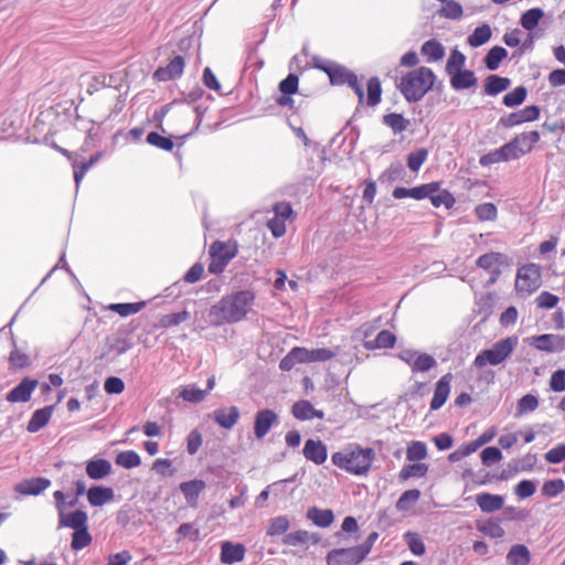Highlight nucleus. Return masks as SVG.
I'll use <instances>...</instances> for the list:
<instances>
[{
	"mask_svg": "<svg viewBox=\"0 0 565 565\" xmlns=\"http://www.w3.org/2000/svg\"><path fill=\"white\" fill-rule=\"evenodd\" d=\"M305 458L316 465H322L328 458L327 446L319 439H307L302 449Z\"/></svg>",
	"mask_w": 565,
	"mask_h": 565,
	"instance_id": "2eb2a0df",
	"label": "nucleus"
},
{
	"mask_svg": "<svg viewBox=\"0 0 565 565\" xmlns=\"http://www.w3.org/2000/svg\"><path fill=\"white\" fill-rule=\"evenodd\" d=\"M206 488V483L202 479H193L181 482L179 486L185 502L191 508H196L199 504V497L201 492Z\"/></svg>",
	"mask_w": 565,
	"mask_h": 565,
	"instance_id": "dca6fc26",
	"label": "nucleus"
},
{
	"mask_svg": "<svg viewBox=\"0 0 565 565\" xmlns=\"http://www.w3.org/2000/svg\"><path fill=\"white\" fill-rule=\"evenodd\" d=\"M450 86L455 90H463L477 85L478 78L470 70H457L455 73L449 74Z\"/></svg>",
	"mask_w": 565,
	"mask_h": 565,
	"instance_id": "4be33fe9",
	"label": "nucleus"
},
{
	"mask_svg": "<svg viewBox=\"0 0 565 565\" xmlns=\"http://www.w3.org/2000/svg\"><path fill=\"white\" fill-rule=\"evenodd\" d=\"M55 405H47L33 412L28 422L26 430L29 433H38L50 422Z\"/></svg>",
	"mask_w": 565,
	"mask_h": 565,
	"instance_id": "412c9836",
	"label": "nucleus"
},
{
	"mask_svg": "<svg viewBox=\"0 0 565 565\" xmlns=\"http://www.w3.org/2000/svg\"><path fill=\"white\" fill-rule=\"evenodd\" d=\"M565 490V482L562 479H553L545 481L542 486V495L552 499L557 497Z\"/></svg>",
	"mask_w": 565,
	"mask_h": 565,
	"instance_id": "13d9d810",
	"label": "nucleus"
},
{
	"mask_svg": "<svg viewBox=\"0 0 565 565\" xmlns=\"http://www.w3.org/2000/svg\"><path fill=\"white\" fill-rule=\"evenodd\" d=\"M291 414L296 419L310 420L313 418H323V412L318 411L307 399H300L296 402L291 407Z\"/></svg>",
	"mask_w": 565,
	"mask_h": 565,
	"instance_id": "5701e85b",
	"label": "nucleus"
},
{
	"mask_svg": "<svg viewBox=\"0 0 565 565\" xmlns=\"http://www.w3.org/2000/svg\"><path fill=\"white\" fill-rule=\"evenodd\" d=\"M189 318H190V312L186 309H183L182 311H179V312L163 315L159 319V327L163 328V329L177 327L180 323L186 321Z\"/></svg>",
	"mask_w": 565,
	"mask_h": 565,
	"instance_id": "a18cd8bd",
	"label": "nucleus"
},
{
	"mask_svg": "<svg viewBox=\"0 0 565 565\" xmlns=\"http://www.w3.org/2000/svg\"><path fill=\"white\" fill-rule=\"evenodd\" d=\"M539 407V398L532 394H526L518 402L515 416L519 417L525 413L534 412Z\"/></svg>",
	"mask_w": 565,
	"mask_h": 565,
	"instance_id": "4d7b16f0",
	"label": "nucleus"
},
{
	"mask_svg": "<svg viewBox=\"0 0 565 565\" xmlns=\"http://www.w3.org/2000/svg\"><path fill=\"white\" fill-rule=\"evenodd\" d=\"M476 503L484 513H493L503 508L504 498L500 494L482 492L476 495Z\"/></svg>",
	"mask_w": 565,
	"mask_h": 565,
	"instance_id": "b1692460",
	"label": "nucleus"
},
{
	"mask_svg": "<svg viewBox=\"0 0 565 565\" xmlns=\"http://www.w3.org/2000/svg\"><path fill=\"white\" fill-rule=\"evenodd\" d=\"M353 116L329 142V151L338 162L350 161L353 154Z\"/></svg>",
	"mask_w": 565,
	"mask_h": 565,
	"instance_id": "39448f33",
	"label": "nucleus"
},
{
	"mask_svg": "<svg viewBox=\"0 0 565 565\" xmlns=\"http://www.w3.org/2000/svg\"><path fill=\"white\" fill-rule=\"evenodd\" d=\"M115 463L125 469H132L140 466L141 458L135 450H124L117 454Z\"/></svg>",
	"mask_w": 565,
	"mask_h": 565,
	"instance_id": "a19ab883",
	"label": "nucleus"
},
{
	"mask_svg": "<svg viewBox=\"0 0 565 565\" xmlns=\"http://www.w3.org/2000/svg\"><path fill=\"white\" fill-rule=\"evenodd\" d=\"M507 561L510 565H527L531 561L530 550L525 545L515 544L510 548Z\"/></svg>",
	"mask_w": 565,
	"mask_h": 565,
	"instance_id": "72a5a7b5",
	"label": "nucleus"
},
{
	"mask_svg": "<svg viewBox=\"0 0 565 565\" xmlns=\"http://www.w3.org/2000/svg\"><path fill=\"white\" fill-rule=\"evenodd\" d=\"M504 162L515 160L524 156L523 147L514 138L499 148Z\"/></svg>",
	"mask_w": 565,
	"mask_h": 565,
	"instance_id": "49530a36",
	"label": "nucleus"
},
{
	"mask_svg": "<svg viewBox=\"0 0 565 565\" xmlns=\"http://www.w3.org/2000/svg\"><path fill=\"white\" fill-rule=\"evenodd\" d=\"M543 17L544 11L541 8H532L521 15L520 24L523 29L533 31Z\"/></svg>",
	"mask_w": 565,
	"mask_h": 565,
	"instance_id": "37998d69",
	"label": "nucleus"
},
{
	"mask_svg": "<svg viewBox=\"0 0 565 565\" xmlns=\"http://www.w3.org/2000/svg\"><path fill=\"white\" fill-rule=\"evenodd\" d=\"M245 553L246 548L244 544L223 541L221 543L220 561L222 564L233 565L243 561Z\"/></svg>",
	"mask_w": 565,
	"mask_h": 565,
	"instance_id": "4468645a",
	"label": "nucleus"
},
{
	"mask_svg": "<svg viewBox=\"0 0 565 565\" xmlns=\"http://www.w3.org/2000/svg\"><path fill=\"white\" fill-rule=\"evenodd\" d=\"M332 463L345 471L353 473V451L349 454L334 452L331 457Z\"/></svg>",
	"mask_w": 565,
	"mask_h": 565,
	"instance_id": "338daca9",
	"label": "nucleus"
},
{
	"mask_svg": "<svg viewBox=\"0 0 565 565\" xmlns=\"http://www.w3.org/2000/svg\"><path fill=\"white\" fill-rule=\"evenodd\" d=\"M434 188H435V185L429 184V183L420 184V185L412 188V189L397 186L393 190L392 195L394 199H397V200L405 199V198L423 200V199H427V196L433 193Z\"/></svg>",
	"mask_w": 565,
	"mask_h": 565,
	"instance_id": "6ab92c4d",
	"label": "nucleus"
},
{
	"mask_svg": "<svg viewBox=\"0 0 565 565\" xmlns=\"http://www.w3.org/2000/svg\"><path fill=\"white\" fill-rule=\"evenodd\" d=\"M146 306L145 301L111 303L109 309L120 317H128L139 312Z\"/></svg>",
	"mask_w": 565,
	"mask_h": 565,
	"instance_id": "de8ad7c7",
	"label": "nucleus"
},
{
	"mask_svg": "<svg viewBox=\"0 0 565 565\" xmlns=\"http://www.w3.org/2000/svg\"><path fill=\"white\" fill-rule=\"evenodd\" d=\"M51 486V480L44 477L23 479L15 484L14 491L22 495H39Z\"/></svg>",
	"mask_w": 565,
	"mask_h": 565,
	"instance_id": "ddd939ff",
	"label": "nucleus"
},
{
	"mask_svg": "<svg viewBox=\"0 0 565 565\" xmlns=\"http://www.w3.org/2000/svg\"><path fill=\"white\" fill-rule=\"evenodd\" d=\"M427 157H428V151L425 148H419L416 151L411 152L407 156L408 168L412 171L417 172L420 169V167L423 166V163L426 161Z\"/></svg>",
	"mask_w": 565,
	"mask_h": 565,
	"instance_id": "69168bd1",
	"label": "nucleus"
},
{
	"mask_svg": "<svg viewBox=\"0 0 565 565\" xmlns=\"http://www.w3.org/2000/svg\"><path fill=\"white\" fill-rule=\"evenodd\" d=\"M115 497L114 489L102 484H94L87 490V500L92 507H103Z\"/></svg>",
	"mask_w": 565,
	"mask_h": 565,
	"instance_id": "aec40b11",
	"label": "nucleus"
},
{
	"mask_svg": "<svg viewBox=\"0 0 565 565\" xmlns=\"http://www.w3.org/2000/svg\"><path fill=\"white\" fill-rule=\"evenodd\" d=\"M175 535L177 542H181L184 539L196 542L200 540V527L192 522L181 523L175 531Z\"/></svg>",
	"mask_w": 565,
	"mask_h": 565,
	"instance_id": "79ce46f5",
	"label": "nucleus"
},
{
	"mask_svg": "<svg viewBox=\"0 0 565 565\" xmlns=\"http://www.w3.org/2000/svg\"><path fill=\"white\" fill-rule=\"evenodd\" d=\"M465 63H466V56L460 51L454 50L450 53V56L448 57L445 71L448 75L452 74L457 70H463L462 67L465 66Z\"/></svg>",
	"mask_w": 565,
	"mask_h": 565,
	"instance_id": "0e129e2a",
	"label": "nucleus"
},
{
	"mask_svg": "<svg viewBox=\"0 0 565 565\" xmlns=\"http://www.w3.org/2000/svg\"><path fill=\"white\" fill-rule=\"evenodd\" d=\"M511 86V79L495 74L489 75L483 85V93L488 96H497Z\"/></svg>",
	"mask_w": 565,
	"mask_h": 565,
	"instance_id": "a878e982",
	"label": "nucleus"
},
{
	"mask_svg": "<svg viewBox=\"0 0 565 565\" xmlns=\"http://www.w3.org/2000/svg\"><path fill=\"white\" fill-rule=\"evenodd\" d=\"M241 416L239 409L237 406L230 407H221L216 408L212 413L213 420L224 429H232L236 423L238 422Z\"/></svg>",
	"mask_w": 565,
	"mask_h": 565,
	"instance_id": "f3484780",
	"label": "nucleus"
},
{
	"mask_svg": "<svg viewBox=\"0 0 565 565\" xmlns=\"http://www.w3.org/2000/svg\"><path fill=\"white\" fill-rule=\"evenodd\" d=\"M478 530L492 539H501L505 533L499 522L492 520H489L482 524H478Z\"/></svg>",
	"mask_w": 565,
	"mask_h": 565,
	"instance_id": "e2e57ef3",
	"label": "nucleus"
},
{
	"mask_svg": "<svg viewBox=\"0 0 565 565\" xmlns=\"http://www.w3.org/2000/svg\"><path fill=\"white\" fill-rule=\"evenodd\" d=\"M518 345V337H508L492 344L490 349L477 354L473 361L476 367L487 364L498 365L505 361Z\"/></svg>",
	"mask_w": 565,
	"mask_h": 565,
	"instance_id": "7ed1b4c3",
	"label": "nucleus"
},
{
	"mask_svg": "<svg viewBox=\"0 0 565 565\" xmlns=\"http://www.w3.org/2000/svg\"><path fill=\"white\" fill-rule=\"evenodd\" d=\"M306 518L319 527H328L334 520V514L330 509H319L311 507L306 512Z\"/></svg>",
	"mask_w": 565,
	"mask_h": 565,
	"instance_id": "bb28decb",
	"label": "nucleus"
},
{
	"mask_svg": "<svg viewBox=\"0 0 565 565\" xmlns=\"http://www.w3.org/2000/svg\"><path fill=\"white\" fill-rule=\"evenodd\" d=\"M290 527L289 518L287 515H278L269 520V524L266 530L267 536H279L287 534Z\"/></svg>",
	"mask_w": 565,
	"mask_h": 565,
	"instance_id": "58836bf2",
	"label": "nucleus"
},
{
	"mask_svg": "<svg viewBox=\"0 0 565 565\" xmlns=\"http://www.w3.org/2000/svg\"><path fill=\"white\" fill-rule=\"evenodd\" d=\"M235 255L236 250H230L225 243L214 242L210 247L211 263L207 266L209 273L214 275L223 273Z\"/></svg>",
	"mask_w": 565,
	"mask_h": 565,
	"instance_id": "423d86ee",
	"label": "nucleus"
},
{
	"mask_svg": "<svg viewBox=\"0 0 565 565\" xmlns=\"http://www.w3.org/2000/svg\"><path fill=\"white\" fill-rule=\"evenodd\" d=\"M404 539L407 543L408 548L414 555L422 556L425 554V544L417 533L406 532L404 534Z\"/></svg>",
	"mask_w": 565,
	"mask_h": 565,
	"instance_id": "052dcab7",
	"label": "nucleus"
},
{
	"mask_svg": "<svg viewBox=\"0 0 565 565\" xmlns=\"http://www.w3.org/2000/svg\"><path fill=\"white\" fill-rule=\"evenodd\" d=\"M428 466L426 463L416 462L404 466L399 472V478L402 480H407L411 478H420L426 476Z\"/></svg>",
	"mask_w": 565,
	"mask_h": 565,
	"instance_id": "3c124183",
	"label": "nucleus"
},
{
	"mask_svg": "<svg viewBox=\"0 0 565 565\" xmlns=\"http://www.w3.org/2000/svg\"><path fill=\"white\" fill-rule=\"evenodd\" d=\"M330 84L333 86L348 84L353 89V72L337 63L334 71L330 74Z\"/></svg>",
	"mask_w": 565,
	"mask_h": 565,
	"instance_id": "f704fd0d",
	"label": "nucleus"
},
{
	"mask_svg": "<svg viewBox=\"0 0 565 565\" xmlns=\"http://www.w3.org/2000/svg\"><path fill=\"white\" fill-rule=\"evenodd\" d=\"M327 565H353V547L334 548L326 556Z\"/></svg>",
	"mask_w": 565,
	"mask_h": 565,
	"instance_id": "2f4dec72",
	"label": "nucleus"
},
{
	"mask_svg": "<svg viewBox=\"0 0 565 565\" xmlns=\"http://www.w3.org/2000/svg\"><path fill=\"white\" fill-rule=\"evenodd\" d=\"M86 475L93 480H102L111 472V463L107 459L94 458L86 462Z\"/></svg>",
	"mask_w": 565,
	"mask_h": 565,
	"instance_id": "393cba45",
	"label": "nucleus"
},
{
	"mask_svg": "<svg viewBox=\"0 0 565 565\" xmlns=\"http://www.w3.org/2000/svg\"><path fill=\"white\" fill-rule=\"evenodd\" d=\"M255 302V294L249 289L234 291L223 296L210 308L213 324L237 323L244 320Z\"/></svg>",
	"mask_w": 565,
	"mask_h": 565,
	"instance_id": "f257e3e1",
	"label": "nucleus"
},
{
	"mask_svg": "<svg viewBox=\"0 0 565 565\" xmlns=\"http://www.w3.org/2000/svg\"><path fill=\"white\" fill-rule=\"evenodd\" d=\"M106 344L109 351H115L117 355L125 354L134 347V342L127 337V332L121 329L114 338H107Z\"/></svg>",
	"mask_w": 565,
	"mask_h": 565,
	"instance_id": "c85d7f7f",
	"label": "nucleus"
},
{
	"mask_svg": "<svg viewBox=\"0 0 565 565\" xmlns=\"http://www.w3.org/2000/svg\"><path fill=\"white\" fill-rule=\"evenodd\" d=\"M429 184L435 185L433 193L427 196L431 204L435 207L444 205L446 209H451L456 202L452 194L447 190H440L439 182H430Z\"/></svg>",
	"mask_w": 565,
	"mask_h": 565,
	"instance_id": "c756f323",
	"label": "nucleus"
},
{
	"mask_svg": "<svg viewBox=\"0 0 565 565\" xmlns=\"http://www.w3.org/2000/svg\"><path fill=\"white\" fill-rule=\"evenodd\" d=\"M179 396L189 403H200L206 397V392L195 385H188L182 388Z\"/></svg>",
	"mask_w": 565,
	"mask_h": 565,
	"instance_id": "5fc2aeb1",
	"label": "nucleus"
},
{
	"mask_svg": "<svg viewBox=\"0 0 565 565\" xmlns=\"http://www.w3.org/2000/svg\"><path fill=\"white\" fill-rule=\"evenodd\" d=\"M185 66L184 57L175 55L166 66H160L153 72V79L157 82H169L180 78Z\"/></svg>",
	"mask_w": 565,
	"mask_h": 565,
	"instance_id": "9d476101",
	"label": "nucleus"
},
{
	"mask_svg": "<svg viewBox=\"0 0 565 565\" xmlns=\"http://www.w3.org/2000/svg\"><path fill=\"white\" fill-rule=\"evenodd\" d=\"M146 141L164 151H171L174 147L172 136H162L157 131H150L146 137Z\"/></svg>",
	"mask_w": 565,
	"mask_h": 565,
	"instance_id": "c03bdc74",
	"label": "nucleus"
},
{
	"mask_svg": "<svg viewBox=\"0 0 565 565\" xmlns=\"http://www.w3.org/2000/svg\"><path fill=\"white\" fill-rule=\"evenodd\" d=\"M508 56V51L499 45L491 47L483 58L484 65L489 71H497L500 63Z\"/></svg>",
	"mask_w": 565,
	"mask_h": 565,
	"instance_id": "c9c22d12",
	"label": "nucleus"
},
{
	"mask_svg": "<svg viewBox=\"0 0 565 565\" xmlns=\"http://www.w3.org/2000/svg\"><path fill=\"white\" fill-rule=\"evenodd\" d=\"M427 447L423 441H412L406 449V458L409 461H419L426 458Z\"/></svg>",
	"mask_w": 565,
	"mask_h": 565,
	"instance_id": "bf43d9fd",
	"label": "nucleus"
},
{
	"mask_svg": "<svg viewBox=\"0 0 565 565\" xmlns=\"http://www.w3.org/2000/svg\"><path fill=\"white\" fill-rule=\"evenodd\" d=\"M437 362L433 355L427 353H419L416 356L414 362L413 372H427L435 367Z\"/></svg>",
	"mask_w": 565,
	"mask_h": 565,
	"instance_id": "680f3d73",
	"label": "nucleus"
},
{
	"mask_svg": "<svg viewBox=\"0 0 565 565\" xmlns=\"http://www.w3.org/2000/svg\"><path fill=\"white\" fill-rule=\"evenodd\" d=\"M435 73L425 66L408 72L401 78L397 88L408 103L419 102L434 87Z\"/></svg>",
	"mask_w": 565,
	"mask_h": 565,
	"instance_id": "f03ea898",
	"label": "nucleus"
},
{
	"mask_svg": "<svg viewBox=\"0 0 565 565\" xmlns=\"http://www.w3.org/2000/svg\"><path fill=\"white\" fill-rule=\"evenodd\" d=\"M541 285V270L535 264H527L518 270L515 288L519 291L531 294Z\"/></svg>",
	"mask_w": 565,
	"mask_h": 565,
	"instance_id": "0eeeda50",
	"label": "nucleus"
},
{
	"mask_svg": "<svg viewBox=\"0 0 565 565\" xmlns=\"http://www.w3.org/2000/svg\"><path fill=\"white\" fill-rule=\"evenodd\" d=\"M422 54L427 56L429 61L437 62L445 56V47L435 40H428L422 45Z\"/></svg>",
	"mask_w": 565,
	"mask_h": 565,
	"instance_id": "ea45409f",
	"label": "nucleus"
},
{
	"mask_svg": "<svg viewBox=\"0 0 565 565\" xmlns=\"http://www.w3.org/2000/svg\"><path fill=\"white\" fill-rule=\"evenodd\" d=\"M9 364L14 370H22L30 366L31 361L29 355L20 352L18 349H13L9 354Z\"/></svg>",
	"mask_w": 565,
	"mask_h": 565,
	"instance_id": "774afa93",
	"label": "nucleus"
},
{
	"mask_svg": "<svg viewBox=\"0 0 565 565\" xmlns=\"http://www.w3.org/2000/svg\"><path fill=\"white\" fill-rule=\"evenodd\" d=\"M68 495L65 494L61 490H56L53 493L54 502H55V509L57 511L58 515V525L57 527H68L73 529L74 531L87 527L88 524V515L83 510H75L73 512L66 513V498Z\"/></svg>",
	"mask_w": 565,
	"mask_h": 565,
	"instance_id": "20e7f679",
	"label": "nucleus"
},
{
	"mask_svg": "<svg viewBox=\"0 0 565 565\" xmlns=\"http://www.w3.org/2000/svg\"><path fill=\"white\" fill-rule=\"evenodd\" d=\"M279 424L278 415L270 408L259 409L254 418V435L257 439H263L273 426Z\"/></svg>",
	"mask_w": 565,
	"mask_h": 565,
	"instance_id": "1a4fd4ad",
	"label": "nucleus"
},
{
	"mask_svg": "<svg viewBox=\"0 0 565 565\" xmlns=\"http://www.w3.org/2000/svg\"><path fill=\"white\" fill-rule=\"evenodd\" d=\"M507 263V256L501 253H487L478 257L476 264L479 268L489 270L491 277L489 284H494L501 275L500 266Z\"/></svg>",
	"mask_w": 565,
	"mask_h": 565,
	"instance_id": "9b49d317",
	"label": "nucleus"
},
{
	"mask_svg": "<svg viewBox=\"0 0 565 565\" xmlns=\"http://www.w3.org/2000/svg\"><path fill=\"white\" fill-rule=\"evenodd\" d=\"M527 96V89L524 86H518L513 90L505 94L502 103L507 107H516L524 103Z\"/></svg>",
	"mask_w": 565,
	"mask_h": 565,
	"instance_id": "09e8293b",
	"label": "nucleus"
},
{
	"mask_svg": "<svg viewBox=\"0 0 565 565\" xmlns=\"http://www.w3.org/2000/svg\"><path fill=\"white\" fill-rule=\"evenodd\" d=\"M382 121L385 126L390 127L395 135L402 134L409 126V120L397 113L384 115Z\"/></svg>",
	"mask_w": 565,
	"mask_h": 565,
	"instance_id": "4c0bfd02",
	"label": "nucleus"
},
{
	"mask_svg": "<svg viewBox=\"0 0 565 565\" xmlns=\"http://www.w3.org/2000/svg\"><path fill=\"white\" fill-rule=\"evenodd\" d=\"M375 452L372 448L355 446V475L365 473L374 461Z\"/></svg>",
	"mask_w": 565,
	"mask_h": 565,
	"instance_id": "7c9ffc66",
	"label": "nucleus"
},
{
	"mask_svg": "<svg viewBox=\"0 0 565 565\" xmlns=\"http://www.w3.org/2000/svg\"><path fill=\"white\" fill-rule=\"evenodd\" d=\"M92 543V535L88 532V526L74 531L72 535L71 547L73 551H81Z\"/></svg>",
	"mask_w": 565,
	"mask_h": 565,
	"instance_id": "864d4df0",
	"label": "nucleus"
},
{
	"mask_svg": "<svg viewBox=\"0 0 565 565\" xmlns=\"http://www.w3.org/2000/svg\"><path fill=\"white\" fill-rule=\"evenodd\" d=\"M366 88H367V100H366L367 105L373 107V106H376L377 104H380L381 96H382V87H381V82H380L379 77H371L367 81Z\"/></svg>",
	"mask_w": 565,
	"mask_h": 565,
	"instance_id": "603ef678",
	"label": "nucleus"
},
{
	"mask_svg": "<svg viewBox=\"0 0 565 565\" xmlns=\"http://www.w3.org/2000/svg\"><path fill=\"white\" fill-rule=\"evenodd\" d=\"M38 385V380L26 376L7 394V401L10 403L29 402Z\"/></svg>",
	"mask_w": 565,
	"mask_h": 565,
	"instance_id": "f8f14e48",
	"label": "nucleus"
},
{
	"mask_svg": "<svg viewBox=\"0 0 565 565\" xmlns=\"http://www.w3.org/2000/svg\"><path fill=\"white\" fill-rule=\"evenodd\" d=\"M492 35L491 28L488 23L477 26L473 32L468 36L467 42L472 47H479L486 44Z\"/></svg>",
	"mask_w": 565,
	"mask_h": 565,
	"instance_id": "e433bc0d",
	"label": "nucleus"
},
{
	"mask_svg": "<svg viewBox=\"0 0 565 565\" xmlns=\"http://www.w3.org/2000/svg\"><path fill=\"white\" fill-rule=\"evenodd\" d=\"M451 374H446L436 383L434 396L430 402V409H439L447 401L450 393Z\"/></svg>",
	"mask_w": 565,
	"mask_h": 565,
	"instance_id": "a211bd4d",
	"label": "nucleus"
},
{
	"mask_svg": "<svg viewBox=\"0 0 565 565\" xmlns=\"http://www.w3.org/2000/svg\"><path fill=\"white\" fill-rule=\"evenodd\" d=\"M395 343L396 337L388 330H382L376 334L375 339L364 340L363 347L366 350L390 349L393 348Z\"/></svg>",
	"mask_w": 565,
	"mask_h": 565,
	"instance_id": "cd10ccee",
	"label": "nucleus"
},
{
	"mask_svg": "<svg viewBox=\"0 0 565 565\" xmlns=\"http://www.w3.org/2000/svg\"><path fill=\"white\" fill-rule=\"evenodd\" d=\"M284 545L299 546L309 542V532L306 530H297L284 535L281 539Z\"/></svg>",
	"mask_w": 565,
	"mask_h": 565,
	"instance_id": "6e6d98bb",
	"label": "nucleus"
},
{
	"mask_svg": "<svg viewBox=\"0 0 565 565\" xmlns=\"http://www.w3.org/2000/svg\"><path fill=\"white\" fill-rule=\"evenodd\" d=\"M93 81L95 83V89H98L100 87H110L120 90L124 82V75L121 72H116L113 74H98L94 76Z\"/></svg>",
	"mask_w": 565,
	"mask_h": 565,
	"instance_id": "473e14b6",
	"label": "nucleus"
},
{
	"mask_svg": "<svg viewBox=\"0 0 565 565\" xmlns=\"http://www.w3.org/2000/svg\"><path fill=\"white\" fill-rule=\"evenodd\" d=\"M525 341L539 351L548 353L562 352L565 350V337L559 334H541L525 339Z\"/></svg>",
	"mask_w": 565,
	"mask_h": 565,
	"instance_id": "6e6552de",
	"label": "nucleus"
},
{
	"mask_svg": "<svg viewBox=\"0 0 565 565\" xmlns=\"http://www.w3.org/2000/svg\"><path fill=\"white\" fill-rule=\"evenodd\" d=\"M406 174L405 168L401 161H395L382 173L381 180L388 183L401 181Z\"/></svg>",
	"mask_w": 565,
	"mask_h": 565,
	"instance_id": "8fccbe9b",
	"label": "nucleus"
}]
</instances>
